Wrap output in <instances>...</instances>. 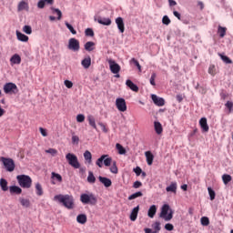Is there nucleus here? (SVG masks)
<instances>
[{
  "label": "nucleus",
  "instance_id": "obj_1",
  "mask_svg": "<svg viewBox=\"0 0 233 233\" xmlns=\"http://www.w3.org/2000/svg\"><path fill=\"white\" fill-rule=\"evenodd\" d=\"M54 200L62 203L68 210L74 208V197L71 195H56Z\"/></svg>",
  "mask_w": 233,
  "mask_h": 233
},
{
  "label": "nucleus",
  "instance_id": "obj_2",
  "mask_svg": "<svg viewBox=\"0 0 233 233\" xmlns=\"http://www.w3.org/2000/svg\"><path fill=\"white\" fill-rule=\"evenodd\" d=\"M159 218H161L164 221H170L172 218H174V211L170 209V206L168 204H165L161 208Z\"/></svg>",
  "mask_w": 233,
  "mask_h": 233
},
{
  "label": "nucleus",
  "instance_id": "obj_3",
  "mask_svg": "<svg viewBox=\"0 0 233 233\" xmlns=\"http://www.w3.org/2000/svg\"><path fill=\"white\" fill-rule=\"evenodd\" d=\"M16 179L22 188H30L32 187V178L30 177V176L18 175L16 177Z\"/></svg>",
  "mask_w": 233,
  "mask_h": 233
},
{
  "label": "nucleus",
  "instance_id": "obj_4",
  "mask_svg": "<svg viewBox=\"0 0 233 233\" xmlns=\"http://www.w3.org/2000/svg\"><path fill=\"white\" fill-rule=\"evenodd\" d=\"M80 201L84 205H96L97 203V198L94 194H82L80 196Z\"/></svg>",
  "mask_w": 233,
  "mask_h": 233
},
{
  "label": "nucleus",
  "instance_id": "obj_5",
  "mask_svg": "<svg viewBox=\"0 0 233 233\" xmlns=\"http://www.w3.org/2000/svg\"><path fill=\"white\" fill-rule=\"evenodd\" d=\"M0 161L3 163L6 172H14L15 170V162H14V159L1 157Z\"/></svg>",
  "mask_w": 233,
  "mask_h": 233
},
{
  "label": "nucleus",
  "instance_id": "obj_6",
  "mask_svg": "<svg viewBox=\"0 0 233 233\" xmlns=\"http://www.w3.org/2000/svg\"><path fill=\"white\" fill-rule=\"evenodd\" d=\"M66 159L70 165V167H73V168H80L81 164L79 163V160L77 159V157L75 154L68 153L66 155Z\"/></svg>",
  "mask_w": 233,
  "mask_h": 233
},
{
  "label": "nucleus",
  "instance_id": "obj_7",
  "mask_svg": "<svg viewBox=\"0 0 233 233\" xmlns=\"http://www.w3.org/2000/svg\"><path fill=\"white\" fill-rule=\"evenodd\" d=\"M4 92L5 94H17L19 92V88H17V86L12 82L6 83L4 86Z\"/></svg>",
  "mask_w": 233,
  "mask_h": 233
},
{
  "label": "nucleus",
  "instance_id": "obj_8",
  "mask_svg": "<svg viewBox=\"0 0 233 233\" xmlns=\"http://www.w3.org/2000/svg\"><path fill=\"white\" fill-rule=\"evenodd\" d=\"M67 48L69 50H72L73 52H79V40L76 39V38H70L68 41V46Z\"/></svg>",
  "mask_w": 233,
  "mask_h": 233
},
{
  "label": "nucleus",
  "instance_id": "obj_9",
  "mask_svg": "<svg viewBox=\"0 0 233 233\" xmlns=\"http://www.w3.org/2000/svg\"><path fill=\"white\" fill-rule=\"evenodd\" d=\"M116 106L119 112H127V101H125V98H116Z\"/></svg>",
  "mask_w": 233,
  "mask_h": 233
},
{
  "label": "nucleus",
  "instance_id": "obj_10",
  "mask_svg": "<svg viewBox=\"0 0 233 233\" xmlns=\"http://www.w3.org/2000/svg\"><path fill=\"white\" fill-rule=\"evenodd\" d=\"M109 68L112 74H119V72H121V66L114 60H109Z\"/></svg>",
  "mask_w": 233,
  "mask_h": 233
},
{
  "label": "nucleus",
  "instance_id": "obj_11",
  "mask_svg": "<svg viewBox=\"0 0 233 233\" xmlns=\"http://www.w3.org/2000/svg\"><path fill=\"white\" fill-rule=\"evenodd\" d=\"M151 99H152L153 103H155L157 105V106H165V99L164 98L158 97L156 95H152Z\"/></svg>",
  "mask_w": 233,
  "mask_h": 233
},
{
  "label": "nucleus",
  "instance_id": "obj_12",
  "mask_svg": "<svg viewBox=\"0 0 233 233\" xmlns=\"http://www.w3.org/2000/svg\"><path fill=\"white\" fill-rule=\"evenodd\" d=\"M116 24L117 25V28H118L120 34H124L125 33V22L123 21V17H117L116 19Z\"/></svg>",
  "mask_w": 233,
  "mask_h": 233
},
{
  "label": "nucleus",
  "instance_id": "obj_13",
  "mask_svg": "<svg viewBox=\"0 0 233 233\" xmlns=\"http://www.w3.org/2000/svg\"><path fill=\"white\" fill-rule=\"evenodd\" d=\"M98 179L106 188H108L109 187H112V180L106 177H98Z\"/></svg>",
  "mask_w": 233,
  "mask_h": 233
},
{
  "label": "nucleus",
  "instance_id": "obj_14",
  "mask_svg": "<svg viewBox=\"0 0 233 233\" xmlns=\"http://www.w3.org/2000/svg\"><path fill=\"white\" fill-rule=\"evenodd\" d=\"M137 214H139V206L134 208L130 213L129 219L131 221H136L137 219Z\"/></svg>",
  "mask_w": 233,
  "mask_h": 233
},
{
  "label": "nucleus",
  "instance_id": "obj_15",
  "mask_svg": "<svg viewBox=\"0 0 233 233\" xmlns=\"http://www.w3.org/2000/svg\"><path fill=\"white\" fill-rule=\"evenodd\" d=\"M167 192H173V194H177V182H171V184L166 187Z\"/></svg>",
  "mask_w": 233,
  "mask_h": 233
},
{
  "label": "nucleus",
  "instance_id": "obj_16",
  "mask_svg": "<svg viewBox=\"0 0 233 233\" xmlns=\"http://www.w3.org/2000/svg\"><path fill=\"white\" fill-rule=\"evenodd\" d=\"M126 85L133 92H139V87L136 84H134V82H132V80H130V79L127 80Z\"/></svg>",
  "mask_w": 233,
  "mask_h": 233
},
{
  "label": "nucleus",
  "instance_id": "obj_17",
  "mask_svg": "<svg viewBox=\"0 0 233 233\" xmlns=\"http://www.w3.org/2000/svg\"><path fill=\"white\" fill-rule=\"evenodd\" d=\"M199 125H200V127L202 128L203 132H208L209 127H208V124L207 123L206 117H202L199 120Z\"/></svg>",
  "mask_w": 233,
  "mask_h": 233
},
{
  "label": "nucleus",
  "instance_id": "obj_18",
  "mask_svg": "<svg viewBox=\"0 0 233 233\" xmlns=\"http://www.w3.org/2000/svg\"><path fill=\"white\" fill-rule=\"evenodd\" d=\"M146 159L147 165L150 167L152 166V163H154V155L150 151H146L145 152Z\"/></svg>",
  "mask_w": 233,
  "mask_h": 233
},
{
  "label": "nucleus",
  "instance_id": "obj_19",
  "mask_svg": "<svg viewBox=\"0 0 233 233\" xmlns=\"http://www.w3.org/2000/svg\"><path fill=\"white\" fill-rule=\"evenodd\" d=\"M9 192L10 194H16L17 196H19V194L23 193V189H21V187L17 186H11L9 187Z\"/></svg>",
  "mask_w": 233,
  "mask_h": 233
},
{
  "label": "nucleus",
  "instance_id": "obj_20",
  "mask_svg": "<svg viewBox=\"0 0 233 233\" xmlns=\"http://www.w3.org/2000/svg\"><path fill=\"white\" fill-rule=\"evenodd\" d=\"M97 23H99V25H104V26H110V25H112V20H110V18L98 17Z\"/></svg>",
  "mask_w": 233,
  "mask_h": 233
},
{
  "label": "nucleus",
  "instance_id": "obj_21",
  "mask_svg": "<svg viewBox=\"0 0 233 233\" xmlns=\"http://www.w3.org/2000/svg\"><path fill=\"white\" fill-rule=\"evenodd\" d=\"M154 128H155L156 134H157L158 136L163 134V126L159 122L157 121L154 122Z\"/></svg>",
  "mask_w": 233,
  "mask_h": 233
},
{
  "label": "nucleus",
  "instance_id": "obj_22",
  "mask_svg": "<svg viewBox=\"0 0 233 233\" xmlns=\"http://www.w3.org/2000/svg\"><path fill=\"white\" fill-rule=\"evenodd\" d=\"M11 65H21V56L17 54H15L10 58Z\"/></svg>",
  "mask_w": 233,
  "mask_h": 233
},
{
  "label": "nucleus",
  "instance_id": "obj_23",
  "mask_svg": "<svg viewBox=\"0 0 233 233\" xmlns=\"http://www.w3.org/2000/svg\"><path fill=\"white\" fill-rule=\"evenodd\" d=\"M16 37H17L18 41H22L23 43H27V41H28V35H26L19 31H16Z\"/></svg>",
  "mask_w": 233,
  "mask_h": 233
},
{
  "label": "nucleus",
  "instance_id": "obj_24",
  "mask_svg": "<svg viewBox=\"0 0 233 233\" xmlns=\"http://www.w3.org/2000/svg\"><path fill=\"white\" fill-rule=\"evenodd\" d=\"M156 212H157V207L156 205H152L147 211L148 218H153L154 216H156Z\"/></svg>",
  "mask_w": 233,
  "mask_h": 233
},
{
  "label": "nucleus",
  "instance_id": "obj_25",
  "mask_svg": "<svg viewBox=\"0 0 233 233\" xmlns=\"http://www.w3.org/2000/svg\"><path fill=\"white\" fill-rule=\"evenodd\" d=\"M87 121L90 127H92V128H94L95 130H97V126L96 125V118L94 117V116L88 115Z\"/></svg>",
  "mask_w": 233,
  "mask_h": 233
},
{
  "label": "nucleus",
  "instance_id": "obj_26",
  "mask_svg": "<svg viewBox=\"0 0 233 233\" xmlns=\"http://www.w3.org/2000/svg\"><path fill=\"white\" fill-rule=\"evenodd\" d=\"M81 65L84 68H90V65H92V58H90V56L85 58L82 60Z\"/></svg>",
  "mask_w": 233,
  "mask_h": 233
},
{
  "label": "nucleus",
  "instance_id": "obj_27",
  "mask_svg": "<svg viewBox=\"0 0 233 233\" xmlns=\"http://www.w3.org/2000/svg\"><path fill=\"white\" fill-rule=\"evenodd\" d=\"M19 202H20V205H22V207H24L25 208H29L30 199L20 198Z\"/></svg>",
  "mask_w": 233,
  "mask_h": 233
},
{
  "label": "nucleus",
  "instance_id": "obj_28",
  "mask_svg": "<svg viewBox=\"0 0 233 233\" xmlns=\"http://www.w3.org/2000/svg\"><path fill=\"white\" fill-rule=\"evenodd\" d=\"M0 187L4 192H6L8 190V181L5 178L0 179Z\"/></svg>",
  "mask_w": 233,
  "mask_h": 233
},
{
  "label": "nucleus",
  "instance_id": "obj_29",
  "mask_svg": "<svg viewBox=\"0 0 233 233\" xmlns=\"http://www.w3.org/2000/svg\"><path fill=\"white\" fill-rule=\"evenodd\" d=\"M84 46L86 52H92V50H94V46H96V43L89 41V42H86Z\"/></svg>",
  "mask_w": 233,
  "mask_h": 233
},
{
  "label": "nucleus",
  "instance_id": "obj_30",
  "mask_svg": "<svg viewBox=\"0 0 233 233\" xmlns=\"http://www.w3.org/2000/svg\"><path fill=\"white\" fill-rule=\"evenodd\" d=\"M77 223H80V225H85L86 223V215L80 214L76 217Z\"/></svg>",
  "mask_w": 233,
  "mask_h": 233
},
{
  "label": "nucleus",
  "instance_id": "obj_31",
  "mask_svg": "<svg viewBox=\"0 0 233 233\" xmlns=\"http://www.w3.org/2000/svg\"><path fill=\"white\" fill-rule=\"evenodd\" d=\"M23 10H28V3L21 1L18 4V12H23Z\"/></svg>",
  "mask_w": 233,
  "mask_h": 233
},
{
  "label": "nucleus",
  "instance_id": "obj_32",
  "mask_svg": "<svg viewBox=\"0 0 233 233\" xmlns=\"http://www.w3.org/2000/svg\"><path fill=\"white\" fill-rule=\"evenodd\" d=\"M137 198H143V192L137 191L128 197V201H132L133 199H137Z\"/></svg>",
  "mask_w": 233,
  "mask_h": 233
},
{
  "label": "nucleus",
  "instance_id": "obj_33",
  "mask_svg": "<svg viewBox=\"0 0 233 233\" xmlns=\"http://www.w3.org/2000/svg\"><path fill=\"white\" fill-rule=\"evenodd\" d=\"M108 157V155H102L96 162V165L99 167V168H103V161Z\"/></svg>",
  "mask_w": 233,
  "mask_h": 233
},
{
  "label": "nucleus",
  "instance_id": "obj_34",
  "mask_svg": "<svg viewBox=\"0 0 233 233\" xmlns=\"http://www.w3.org/2000/svg\"><path fill=\"white\" fill-rule=\"evenodd\" d=\"M84 158L90 165V163H92V153H90L88 150L85 151Z\"/></svg>",
  "mask_w": 233,
  "mask_h": 233
},
{
  "label": "nucleus",
  "instance_id": "obj_35",
  "mask_svg": "<svg viewBox=\"0 0 233 233\" xmlns=\"http://www.w3.org/2000/svg\"><path fill=\"white\" fill-rule=\"evenodd\" d=\"M153 232L152 233H157L159 230H161V223L160 222H155L152 224Z\"/></svg>",
  "mask_w": 233,
  "mask_h": 233
},
{
  "label": "nucleus",
  "instance_id": "obj_36",
  "mask_svg": "<svg viewBox=\"0 0 233 233\" xmlns=\"http://www.w3.org/2000/svg\"><path fill=\"white\" fill-rule=\"evenodd\" d=\"M110 172L112 174H117V172H119V169H117V162H116V160L111 164Z\"/></svg>",
  "mask_w": 233,
  "mask_h": 233
},
{
  "label": "nucleus",
  "instance_id": "obj_37",
  "mask_svg": "<svg viewBox=\"0 0 233 233\" xmlns=\"http://www.w3.org/2000/svg\"><path fill=\"white\" fill-rule=\"evenodd\" d=\"M222 180H223L224 185H228V183H230V181H232V176L224 174L222 176Z\"/></svg>",
  "mask_w": 233,
  "mask_h": 233
},
{
  "label": "nucleus",
  "instance_id": "obj_38",
  "mask_svg": "<svg viewBox=\"0 0 233 233\" xmlns=\"http://www.w3.org/2000/svg\"><path fill=\"white\" fill-rule=\"evenodd\" d=\"M51 177L53 179H56L58 181V183H63V177H61L58 173L52 172Z\"/></svg>",
  "mask_w": 233,
  "mask_h": 233
},
{
  "label": "nucleus",
  "instance_id": "obj_39",
  "mask_svg": "<svg viewBox=\"0 0 233 233\" xmlns=\"http://www.w3.org/2000/svg\"><path fill=\"white\" fill-rule=\"evenodd\" d=\"M116 150H118V154H120L121 156L127 154V149H125V147H123L119 143L116 145Z\"/></svg>",
  "mask_w": 233,
  "mask_h": 233
},
{
  "label": "nucleus",
  "instance_id": "obj_40",
  "mask_svg": "<svg viewBox=\"0 0 233 233\" xmlns=\"http://www.w3.org/2000/svg\"><path fill=\"white\" fill-rule=\"evenodd\" d=\"M51 10L53 14H56L58 21H61V17H63V13L61 12V10L54 7H52Z\"/></svg>",
  "mask_w": 233,
  "mask_h": 233
},
{
  "label": "nucleus",
  "instance_id": "obj_41",
  "mask_svg": "<svg viewBox=\"0 0 233 233\" xmlns=\"http://www.w3.org/2000/svg\"><path fill=\"white\" fill-rule=\"evenodd\" d=\"M218 56L224 63H226L227 65H232V61L228 58V56L221 54H218Z\"/></svg>",
  "mask_w": 233,
  "mask_h": 233
},
{
  "label": "nucleus",
  "instance_id": "obj_42",
  "mask_svg": "<svg viewBox=\"0 0 233 233\" xmlns=\"http://www.w3.org/2000/svg\"><path fill=\"white\" fill-rule=\"evenodd\" d=\"M35 191H36V195L43 196V194H44L43 186H41L39 183H36L35 184Z\"/></svg>",
  "mask_w": 233,
  "mask_h": 233
},
{
  "label": "nucleus",
  "instance_id": "obj_43",
  "mask_svg": "<svg viewBox=\"0 0 233 233\" xmlns=\"http://www.w3.org/2000/svg\"><path fill=\"white\" fill-rule=\"evenodd\" d=\"M87 181L91 184L96 183V177L94 176V173L92 171L88 172Z\"/></svg>",
  "mask_w": 233,
  "mask_h": 233
},
{
  "label": "nucleus",
  "instance_id": "obj_44",
  "mask_svg": "<svg viewBox=\"0 0 233 233\" xmlns=\"http://www.w3.org/2000/svg\"><path fill=\"white\" fill-rule=\"evenodd\" d=\"M200 221L203 227H208V225H210V220L208 219V217H202Z\"/></svg>",
  "mask_w": 233,
  "mask_h": 233
},
{
  "label": "nucleus",
  "instance_id": "obj_45",
  "mask_svg": "<svg viewBox=\"0 0 233 233\" xmlns=\"http://www.w3.org/2000/svg\"><path fill=\"white\" fill-rule=\"evenodd\" d=\"M208 191L209 194L210 200L214 201V199H216V191H214V189H212V187H208Z\"/></svg>",
  "mask_w": 233,
  "mask_h": 233
},
{
  "label": "nucleus",
  "instance_id": "obj_46",
  "mask_svg": "<svg viewBox=\"0 0 233 233\" xmlns=\"http://www.w3.org/2000/svg\"><path fill=\"white\" fill-rule=\"evenodd\" d=\"M65 25H66V28L69 29L71 34H73V35H76V34H77V31H76V29H74V26H72V25H70L68 22H66Z\"/></svg>",
  "mask_w": 233,
  "mask_h": 233
},
{
  "label": "nucleus",
  "instance_id": "obj_47",
  "mask_svg": "<svg viewBox=\"0 0 233 233\" xmlns=\"http://www.w3.org/2000/svg\"><path fill=\"white\" fill-rule=\"evenodd\" d=\"M218 34H219V37H223L224 35H227V28L218 26Z\"/></svg>",
  "mask_w": 233,
  "mask_h": 233
},
{
  "label": "nucleus",
  "instance_id": "obj_48",
  "mask_svg": "<svg viewBox=\"0 0 233 233\" xmlns=\"http://www.w3.org/2000/svg\"><path fill=\"white\" fill-rule=\"evenodd\" d=\"M104 161V165L105 167H110V165H112L114 163V160H112V157H106Z\"/></svg>",
  "mask_w": 233,
  "mask_h": 233
},
{
  "label": "nucleus",
  "instance_id": "obj_49",
  "mask_svg": "<svg viewBox=\"0 0 233 233\" xmlns=\"http://www.w3.org/2000/svg\"><path fill=\"white\" fill-rule=\"evenodd\" d=\"M130 63H133V65L138 68L139 72H141V65L139 64V61H137L136 58H132Z\"/></svg>",
  "mask_w": 233,
  "mask_h": 233
},
{
  "label": "nucleus",
  "instance_id": "obj_50",
  "mask_svg": "<svg viewBox=\"0 0 233 233\" xmlns=\"http://www.w3.org/2000/svg\"><path fill=\"white\" fill-rule=\"evenodd\" d=\"M23 32H25V34H27L28 35H30V34H32V26L25 25L23 27Z\"/></svg>",
  "mask_w": 233,
  "mask_h": 233
},
{
  "label": "nucleus",
  "instance_id": "obj_51",
  "mask_svg": "<svg viewBox=\"0 0 233 233\" xmlns=\"http://www.w3.org/2000/svg\"><path fill=\"white\" fill-rule=\"evenodd\" d=\"M208 74H210V76H215L216 75V66H214V65L209 66Z\"/></svg>",
  "mask_w": 233,
  "mask_h": 233
},
{
  "label": "nucleus",
  "instance_id": "obj_52",
  "mask_svg": "<svg viewBox=\"0 0 233 233\" xmlns=\"http://www.w3.org/2000/svg\"><path fill=\"white\" fill-rule=\"evenodd\" d=\"M98 126L102 128V132L105 134L108 133V127H106V125L103 124V122H98Z\"/></svg>",
  "mask_w": 233,
  "mask_h": 233
},
{
  "label": "nucleus",
  "instance_id": "obj_53",
  "mask_svg": "<svg viewBox=\"0 0 233 233\" xmlns=\"http://www.w3.org/2000/svg\"><path fill=\"white\" fill-rule=\"evenodd\" d=\"M46 154H50L51 156H57V151L56 149L54 148H49L47 150H46Z\"/></svg>",
  "mask_w": 233,
  "mask_h": 233
},
{
  "label": "nucleus",
  "instance_id": "obj_54",
  "mask_svg": "<svg viewBox=\"0 0 233 233\" xmlns=\"http://www.w3.org/2000/svg\"><path fill=\"white\" fill-rule=\"evenodd\" d=\"M156 77H157L156 73H152L150 77V85H152V86H156Z\"/></svg>",
  "mask_w": 233,
  "mask_h": 233
},
{
  "label": "nucleus",
  "instance_id": "obj_55",
  "mask_svg": "<svg viewBox=\"0 0 233 233\" xmlns=\"http://www.w3.org/2000/svg\"><path fill=\"white\" fill-rule=\"evenodd\" d=\"M162 23L163 25H168L171 23L170 18L167 15H164L162 18Z\"/></svg>",
  "mask_w": 233,
  "mask_h": 233
},
{
  "label": "nucleus",
  "instance_id": "obj_56",
  "mask_svg": "<svg viewBox=\"0 0 233 233\" xmlns=\"http://www.w3.org/2000/svg\"><path fill=\"white\" fill-rule=\"evenodd\" d=\"M85 34L89 37H94V30L92 28L86 29Z\"/></svg>",
  "mask_w": 233,
  "mask_h": 233
},
{
  "label": "nucleus",
  "instance_id": "obj_57",
  "mask_svg": "<svg viewBox=\"0 0 233 233\" xmlns=\"http://www.w3.org/2000/svg\"><path fill=\"white\" fill-rule=\"evenodd\" d=\"M77 123H83L85 121V115L79 114L76 116Z\"/></svg>",
  "mask_w": 233,
  "mask_h": 233
},
{
  "label": "nucleus",
  "instance_id": "obj_58",
  "mask_svg": "<svg viewBox=\"0 0 233 233\" xmlns=\"http://www.w3.org/2000/svg\"><path fill=\"white\" fill-rule=\"evenodd\" d=\"M225 106H227V108L228 109V112L230 114V112H232V108H233V103L231 101H228L225 104Z\"/></svg>",
  "mask_w": 233,
  "mask_h": 233
},
{
  "label": "nucleus",
  "instance_id": "obj_59",
  "mask_svg": "<svg viewBox=\"0 0 233 233\" xmlns=\"http://www.w3.org/2000/svg\"><path fill=\"white\" fill-rule=\"evenodd\" d=\"M64 84L66 88H72V86H74V83H72V81L70 80H65Z\"/></svg>",
  "mask_w": 233,
  "mask_h": 233
},
{
  "label": "nucleus",
  "instance_id": "obj_60",
  "mask_svg": "<svg viewBox=\"0 0 233 233\" xmlns=\"http://www.w3.org/2000/svg\"><path fill=\"white\" fill-rule=\"evenodd\" d=\"M134 172L137 176H141L143 169H141V167H137L136 168H134Z\"/></svg>",
  "mask_w": 233,
  "mask_h": 233
},
{
  "label": "nucleus",
  "instance_id": "obj_61",
  "mask_svg": "<svg viewBox=\"0 0 233 233\" xmlns=\"http://www.w3.org/2000/svg\"><path fill=\"white\" fill-rule=\"evenodd\" d=\"M165 228H166V230H168L170 232V231L174 230V225L167 223L165 225Z\"/></svg>",
  "mask_w": 233,
  "mask_h": 233
},
{
  "label": "nucleus",
  "instance_id": "obj_62",
  "mask_svg": "<svg viewBox=\"0 0 233 233\" xmlns=\"http://www.w3.org/2000/svg\"><path fill=\"white\" fill-rule=\"evenodd\" d=\"M45 5H46L45 0H40L37 3V8L43 9L45 8Z\"/></svg>",
  "mask_w": 233,
  "mask_h": 233
},
{
  "label": "nucleus",
  "instance_id": "obj_63",
  "mask_svg": "<svg viewBox=\"0 0 233 233\" xmlns=\"http://www.w3.org/2000/svg\"><path fill=\"white\" fill-rule=\"evenodd\" d=\"M141 187H143V183H141L140 181H136L133 184V188H139Z\"/></svg>",
  "mask_w": 233,
  "mask_h": 233
},
{
  "label": "nucleus",
  "instance_id": "obj_64",
  "mask_svg": "<svg viewBox=\"0 0 233 233\" xmlns=\"http://www.w3.org/2000/svg\"><path fill=\"white\" fill-rule=\"evenodd\" d=\"M72 143L78 145L79 144V137L73 136L72 137Z\"/></svg>",
  "mask_w": 233,
  "mask_h": 233
}]
</instances>
